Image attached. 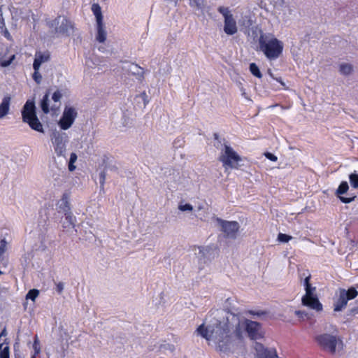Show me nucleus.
<instances>
[{"label":"nucleus","instance_id":"3c124183","mask_svg":"<svg viewBox=\"0 0 358 358\" xmlns=\"http://www.w3.org/2000/svg\"><path fill=\"white\" fill-rule=\"evenodd\" d=\"M242 95L244 96L245 98H247L246 93L245 92V91H243Z\"/></svg>","mask_w":358,"mask_h":358},{"label":"nucleus","instance_id":"5fc2aeb1","mask_svg":"<svg viewBox=\"0 0 358 358\" xmlns=\"http://www.w3.org/2000/svg\"><path fill=\"white\" fill-rule=\"evenodd\" d=\"M2 274V271H0V275Z\"/></svg>","mask_w":358,"mask_h":358},{"label":"nucleus","instance_id":"f8f14e48","mask_svg":"<svg viewBox=\"0 0 358 358\" xmlns=\"http://www.w3.org/2000/svg\"><path fill=\"white\" fill-rule=\"evenodd\" d=\"M257 358H277L278 355L275 348H265L262 343L256 342L254 345Z\"/></svg>","mask_w":358,"mask_h":358},{"label":"nucleus","instance_id":"cd10ccee","mask_svg":"<svg viewBox=\"0 0 358 358\" xmlns=\"http://www.w3.org/2000/svg\"><path fill=\"white\" fill-rule=\"evenodd\" d=\"M351 185L354 188H358V174L353 173L349 176Z\"/></svg>","mask_w":358,"mask_h":358},{"label":"nucleus","instance_id":"49530a36","mask_svg":"<svg viewBox=\"0 0 358 358\" xmlns=\"http://www.w3.org/2000/svg\"><path fill=\"white\" fill-rule=\"evenodd\" d=\"M38 345H39L38 341L37 338H36L34 342V344H33V347L34 348L36 354H38L40 352V348L38 347Z\"/></svg>","mask_w":358,"mask_h":358},{"label":"nucleus","instance_id":"c85d7f7f","mask_svg":"<svg viewBox=\"0 0 358 358\" xmlns=\"http://www.w3.org/2000/svg\"><path fill=\"white\" fill-rule=\"evenodd\" d=\"M106 174L104 171H102L99 174V180L100 184V190L103 191L104 189V183L106 180Z\"/></svg>","mask_w":358,"mask_h":358},{"label":"nucleus","instance_id":"9b49d317","mask_svg":"<svg viewBox=\"0 0 358 358\" xmlns=\"http://www.w3.org/2000/svg\"><path fill=\"white\" fill-rule=\"evenodd\" d=\"M217 222L221 227V229L224 234L225 237L235 239L240 228V224L236 221H226L220 218H217Z\"/></svg>","mask_w":358,"mask_h":358},{"label":"nucleus","instance_id":"58836bf2","mask_svg":"<svg viewBox=\"0 0 358 358\" xmlns=\"http://www.w3.org/2000/svg\"><path fill=\"white\" fill-rule=\"evenodd\" d=\"M295 314L300 318L308 317V313L304 310H296Z\"/></svg>","mask_w":358,"mask_h":358},{"label":"nucleus","instance_id":"c9c22d12","mask_svg":"<svg viewBox=\"0 0 358 358\" xmlns=\"http://www.w3.org/2000/svg\"><path fill=\"white\" fill-rule=\"evenodd\" d=\"M189 5L193 8L200 9L202 7V0H189Z\"/></svg>","mask_w":358,"mask_h":358},{"label":"nucleus","instance_id":"bb28decb","mask_svg":"<svg viewBox=\"0 0 358 358\" xmlns=\"http://www.w3.org/2000/svg\"><path fill=\"white\" fill-rule=\"evenodd\" d=\"M39 291L36 289H30L26 295L27 299H31L34 301L36 298L38 296Z\"/></svg>","mask_w":358,"mask_h":358},{"label":"nucleus","instance_id":"8fccbe9b","mask_svg":"<svg viewBox=\"0 0 358 358\" xmlns=\"http://www.w3.org/2000/svg\"><path fill=\"white\" fill-rule=\"evenodd\" d=\"M6 330H5V329H3V330L2 331V332H1V335H0V336H6Z\"/></svg>","mask_w":358,"mask_h":358},{"label":"nucleus","instance_id":"72a5a7b5","mask_svg":"<svg viewBox=\"0 0 358 358\" xmlns=\"http://www.w3.org/2000/svg\"><path fill=\"white\" fill-rule=\"evenodd\" d=\"M15 56L13 55L8 60H0V65L2 67H7L11 64L12 62L14 60Z\"/></svg>","mask_w":358,"mask_h":358},{"label":"nucleus","instance_id":"20e7f679","mask_svg":"<svg viewBox=\"0 0 358 358\" xmlns=\"http://www.w3.org/2000/svg\"><path fill=\"white\" fill-rule=\"evenodd\" d=\"M310 279V275L306 277L304 279L303 285L305 287L306 294L301 299L302 305L316 311H321L322 310V305L315 294L316 288L311 285Z\"/></svg>","mask_w":358,"mask_h":358},{"label":"nucleus","instance_id":"6ab92c4d","mask_svg":"<svg viewBox=\"0 0 358 358\" xmlns=\"http://www.w3.org/2000/svg\"><path fill=\"white\" fill-rule=\"evenodd\" d=\"M97 34L96 39L99 43H104L106 40V31L105 30L103 22L96 24Z\"/></svg>","mask_w":358,"mask_h":358},{"label":"nucleus","instance_id":"ddd939ff","mask_svg":"<svg viewBox=\"0 0 358 358\" xmlns=\"http://www.w3.org/2000/svg\"><path fill=\"white\" fill-rule=\"evenodd\" d=\"M122 69L128 73L134 76L139 81L142 82L144 80V70L138 64L125 62Z\"/></svg>","mask_w":358,"mask_h":358},{"label":"nucleus","instance_id":"603ef678","mask_svg":"<svg viewBox=\"0 0 358 358\" xmlns=\"http://www.w3.org/2000/svg\"><path fill=\"white\" fill-rule=\"evenodd\" d=\"M210 259H207V260H206V259H203V262H204V263H206L208 261H210Z\"/></svg>","mask_w":358,"mask_h":358},{"label":"nucleus","instance_id":"473e14b6","mask_svg":"<svg viewBox=\"0 0 358 358\" xmlns=\"http://www.w3.org/2000/svg\"><path fill=\"white\" fill-rule=\"evenodd\" d=\"M63 94L62 93V91L61 90H57L55 91L52 96V99L55 101V102H59L60 101L62 97Z\"/></svg>","mask_w":358,"mask_h":358},{"label":"nucleus","instance_id":"4d7b16f0","mask_svg":"<svg viewBox=\"0 0 358 358\" xmlns=\"http://www.w3.org/2000/svg\"><path fill=\"white\" fill-rule=\"evenodd\" d=\"M357 295H358V291H357Z\"/></svg>","mask_w":358,"mask_h":358},{"label":"nucleus","instance_id":"1a4fd4ad","mask_svg":"<svg viewBox=\"0 0 358 358\" xmlns=\"http://www.w3.org/2000/svg\"><path fill=\"white\" fill-rule=\"evenodd\" d=\"M315 340L322 349L329 351L331 354L336 352L338 339L335 336L329 334H323L317 336Z\"/></svg>","mask_w":358,"mask_h":358},{"label":"nucleus","instance_id":"4c0bfd02","mask_svg":"<svg viewBox=\"0 0 358 358\" xmlns=\"http://www.w3.org/2000/svg\"><path fill=\"white\" fill-rule=\"evenodd\" d=\"M7 242L5 239L0 241V257H1L6 250Z\"/></svg>","mask_w":358,"mask_h":358},{"label":"nucleus","instance_id":"7c9ffc66","mask_svg":"<svg viewBox=\"0 0 358 358\" xmlns=\"http://www.w3.org/2000/svg\"><path fill=\"white\" fill-rule=\"evenodd\" d=\"M33 69L34 70V72L33 73L32 78L37 84H40L42 80V76L39 73L40 68H38L37 69L36 68Z\"/></svg>","mask_w":358,"mask_h":358},{"label":"nucleus","instance_id":"a18cd8bd","mask_svg":"<svg viewBox=\"0 0 358 358\" xmlns=\"http://www.w3.org/2000/svg\"><path fill=\"white\" fill-rule=\"evenodd\" d=\"M57 286V292L59 293V294H61L62 293L63 290H64V285L63 282H59L58 283H57L56 285Z\"/></svg>","mask_w":358,"mask_h":358},{"label":"nucleus","instance_id":"09e8293b","mask_svg":"<svg viewBox=\"0 0 358 358\" xmlns=\"http://www.w3.org/2000/svg\"><path fill=\"white\" fill-rule=\"evenodd\" d=\"M46 248H47L46 245L42 243V244L40 247L41 250L44 251V250H45Z\"/></svg>","mask_w":358,"mask_h":358},{"label":"nucleus","instance_id":"79ce46f5","mask_svg":"<svg viewBox=\"0 0 358 358\" xmlns=\"http://www.w3.org/2000/svg\"><path fill=\"white\" fill-rule=\"evenodd\" d=\"M264 156L267 159H268L269 160L273 161V162H275L278 159V158L275 155H274L273 154L268 152H265Z\"/></svg>","mask_w":358,"mask_h":358},{"label":"nucleus","instance_id":"aec40b11","mask_svg":"<svg viewBox=\"0 0 358 358\" xmlns=\"http://www.w3.org/2000/svg\"><path fill=\"white\" fill-rule=\"evenodd\" d=\"M65 220L62 223V227L64 229L68 230L71 228H73L75 226L74 220L72 213H66Z\"/></svg>","mask_w":358,"mask_h":358},{"label":"nucleus","instance_id":"0eeeda50","mask_svg":"<svg viewBox=\"0 0 358 358\" xmlns=\"http://www.w3.org/2000/svg\"><path fill=\"white\" fill-rule=\"evenodd\" d=\"M219 159L227 169L228 168H237L238 163L241 159L231 146L224 145V150L222 151Z\"/></svg>","mask_w":358,"mask_h":358},{"label":"nucleus","instance_id":"c03bdc74","mask_svg":"<svg viewBox=\"0 0 358 358\" xmlns=\"http://www.w3.org/2000/svg\"><path fill=\"white\" fill-rule=\"evenodd\" d=\"M4 26H6L5 20H4V18L3 17L2 6H0V28H2Z\"/></svg>","mask_w":358,"mask_h":358},{"label":"nucleus","instance_id":"393cba45","mask_svg":"<svg viewBox=\"0 0 358 358\" xmlns=\"http://www.w3.org/2000/svg\"><path fill=\"white\" fill-rule=\"evenodd\" d=\"M0 358H9V347L7 344L0 345Z\"/></svg>","mask_w":358,"mask_h":358},{"label":"nucleus","instance_id":"de8ad7c7","mask_svg":"<svg viewBox=\"0 0 358 358\" xmlns=\"http://www.w3.org/2000/svg\"><path fill=\"white\" fill-rule=\"evenodd\" d=\"M138 97L141 98L144 102V106L148 103V96L145 92H142Z\"/></svg>","mask_w":358,"mask_h":358},{"label":"nucleus","instance_id":"f03ea898","mask_svg":"<svg viewBox=\"0 0 358 358\" xmlns=\"http://www.w3.org/2000/svg\"><path fill=\"white\" fill-rule=\"evenodd\" d=\"M259 50L266 57L272 61L277 59L282 53L283 43L271 34L261 32L259 38Z\"/></svg>","mask_w":358,"mask_h":358},{"label":"nucleus","instance_id":"9d476101","mask_svg":"<svg viewBox=\"0 0 358 358\" xmlns=\"http://www.w3.org/2000/svg\"><path fill=\"white\" fill-rule=\"evenodd\" d=\"M77 116L78 113L74 107L66 106L58 124L62 129L67 130L72 126Z\"/></svg>","mask_w":358,"mask_h":358},{"label":"nucleus","instance_id":"c756f323","mask_svg":"<svg viewBox=\"0 0 358 358\" xmlns=\"http://www.w3.org/2000/svg\"><path fill=\"white\" fill-rule=\"evenodd\" d=\"M217 10L220 13H221L223 15L224 19H226V17L228 16L233 15L231 13L229 8H227V7L220 6V7H218Z\"/></svg>","mask_w":358,"mask_h":358},{"label":"nucleus","instance_id":"864d4df0","mask_svg":"<svg viewBox=\"0 0 358 358\" xmlns=\"http://www.w3.org/2000/svg\"><path fill=\"white\" fill-rule=\"evenodd\" d=\"M170 350H173V345H171L170 346Z\"/></svg>","mask_w":358,"mask_h":358},{"label":"nucleus","instance_id":"423d86ee","mask_svg":"<svg viewBox=\"0 0 358 358\" xmlns=\"http://www.w3.org/2000/svg\"><path fill=\"white\" fill-rule=\"evenodd\" d=\"M50 27L55 29V32L69 36L73 33L74 25L72 22L64 16H58L50 23Z\"/></svg>","mask_w":358,"mask_h":358},{"label":"nucleus","instance_id":"a211bd4d","mask_svg":"<svg viewBox=\"0 0 358 358\" xmlns=\"http://www.w3.org/2000/svg\"><path fill=\"white\" fill-rule=\"evenodd\" d=\"M11 98L9 95L5 96L0 104V120L9 113Z\"/></svg>","mask_w":358,"mask_h":358},{"label":"nucleus","instance_id":"f257e3e1","mask_svg":"<svg viewBox=\"0 0 358 358\" xmlns=\"http://www.w3.org/2000/svg\"><path fill=\"white\" fill-rule=\"evenodd\" d=\"M208 319L207 326L201 324L196 331L207 341L213 342L217 350L224 353L229 352L234 338L241 339L244 331L252 340L263 336L260 323L225 308L212 310Z\"/></svg>","mask_w":358,"mask_h":358},{"label":"nucleus","instance_id":"39448f33","mask_svg":"<svg viewBox=\"0 0 358 358\" xmlns=\"http://www.w3.org/2000/svg\"><path fill=\"white\" fill-rule=\"evenodd\" d=\"M54 152L58 157L66 159V148L69 143V137L66 133L55 131L50 136Z\"/></svg>","mask_w":358,"mask_h":358},{"label":"nucleus","instance_id":"412c9836","mask_svg":"<svg viewBox=\"0 0 358 358\" xmlns=\"http://www.w3.org/2000/svg\"><path fill=\"white\" fill-rule=\"evenodd\" d=\"M92 10L95 15L96 22L97 23H101L103 22V15L101 13V8L98 3H93L92 6Z\"/></svg>","mask_w":358,"mask_h":358},{"label":"nucleus","instance_id":"b1692460","mask_svg":"<svg viewBox=\"0 0 358 358\" xmlns=\"http://www.w3.org/2000/svg\"><path fill=\"white\" fill-rule=\"evenodd\" d=\"M250 73L255 77L258 78H262V74L259 69V67L257 66V65L255 64V63H251L250 64Z\"/></svg>","mask_w":358,"mask_h":358},{"label":"nucleus","instance_id":"7ed1b4c3","mask_svg":"<svg viewBox=\"0 0 358 358\" xmlns=\"http://www.w3.org/2000/svg\"><path fill=\"white\" fill-rule=\"evenodd\" d=\"M22 118L24 123L33 129L40 133H44L43 124L36 115V108L34 101L27 100L22 110Z\"/></svg>","mask_w":358,"mask_h":358},{"label":"nucleus","instance_id":"6e6552de","mask_svg":"<svg viewBox=\"0 0 358 358\" xmlns=\"http://www.w3.org/2000/svg\"><path fill=\"white\" fill-rule=\"evenodd\" d=\"M357 295V291L355 287H350L348 290L341 289L339 297L334 305V311L339 312L344 309L349 300L355 299Z\"/></svg>","mask_w":358,"mask_h":358},{"label":"nucleus","instance_id":"2eb2a0df","mask_svg":"<svg viewBox=\"0 0 358 358\" xmlns=\"http://www.w3.org/2000/svg\"><path fill=\"white\" fill-rule=\"evenodd\" d=\"M224 31L227 35H234L237 32L238 28L236 22L233 15L227 17L226 19H224Z\"/></svg>","mask_w":358,"mask_h":358},{"label":"nucleus","instance_id":"ea45409f","mask_svg":"<svg viewBox=\"0 0 358 358\" xmlns=\"http://www.w3.org/2000/svg\"><path fill=\"white\" fill-rule=\"evenodd\" d=\"M268 74L270 76V77L274 80H276L278 82H279L282 86H285V83H283L281 78H275L274 75L273 74L271 69H268L267 71Z\"/></svg>","mask_w":358,"mask_h":358},{"label":"nucleus","instance_id":"dca6fc26","mask_svg":"<svg viewBox=\"0 0 358 358\" xmlns=\"http://www.w3.org/2000/svg\"><path fill=\"white\" fill-rule=\"evenodd\" d=\"M50 59L49 52H36L33 63V68H40L41 64L48 62Z\"/></svg>","mask_w":358,"mask_h":358},{"label":"nucleus","instance_id":"e433bc0d","mask_svg":"<svg viewBox=\"0 0 358 358\" xmlns=\"http://www.w3.org/2000/svg\"><path fill=\"white\" fill-rule=\"evenodd\" d=\"M0 33H1L3 35V36L8 40H12V36L9 33L8 30L7 29V28L6 27V26L3 27L2 28H0Z\"/></svg>","mask_w":358,"mask_h":358},{"label":"nucleus","instance_id":"5701e85b","mask_svg":"<svg viewBox=\"0 0 358 358\" xmlns=\"http://www.w3.org/2000/svg\"><path fill=\"white\" fill-rule=\"evenodd\" d=\"M352 71V66L350 64L342 63L339 65V72L345 76L350 75Z\"/></svg>","mask_w":358,"mask_h":358},{"label":"nucleus","instance_id":"37998d69","mask_svg":"<svg viewBox=\"0 0 358 358\" xmlns=\"http://www.w3.org/2000/svg\"><path fill=\"white\" fill-rule=\"evenodd\" d=\"M197 250L198 251H196L195 254L198 255L199 257L201 258L202 257H203L206 249L203 247H199Z\"/></svg>","mask_w":358,"mask_h":358},{"label":"nucleus","instance_id":"f704fd0d","mask_svg":"<svg viewBox=\"0 0 358 358\" xmlns=\"http://www.w3.org/2000/svg\"><path fill=\"white\" fill-rule=\"evenodd\" d=\"M178 209L181 211H192L193 210V206L189 203L180 204L178 206Z\"/></svg>","mask_w":358,"mask_h":358},{"label":"nucleus","instance_id":"4468645a","mask_svg":"<svg viewBox=\"0 0 358 358\" xmlns=\"http://www.w3.org/2000/svg\"><path fill=\"white\" fill-rule=\"evenodd\" d=\"M349 189V186L347 182L343 181L336 192V195L339 198V199L344 203H349L352 202L355 196L345 197L343 196L342 194L346 193Z\"/></svg>","mask_w":358,"mask_h":358},{"label":"nucleus","instance_id":"4be33fe9","mask_svg":"<svg viewBox=\"0 0 358 358\" xmlns=\"http://www.w3.org/2000/svg\"><path fill=\"white\" fill-rule=\"evenodd\" d=\"M41 107L45 114H48L49 110V92H47L41 101Z\"/></svg>","mask_w":358,"mask_h":358},{"label":"nucleus","instance_id":"f3484780","mask_svg":"<svg viewBox=\"0 0 358 358\" xmlns=\"http://www.w3.org/2000/svg\"><path fill=\"white\" fill-rule=\"evenodd\" d=\"M57 207L59 213H63L64 214H66V213H71L69 198L67 194H63L62 199L57 203Z\"/></svg>","mask_w":358,"mask_h":358},{"label":"nucleus","instance_id":"a19ab883","mask_svg":"<svg viewBox=\"0 0 358 358\" xmlns=\"http://www.w3.org/2000/svg\"><path fill=\"white\" fill-rule=\"evenodd\" d=\"M249 313L250 315H255L257 317H262L263 315H265L266 314V312L262 311V310H258V311L250 310Z\"/></svg>","mask_w":358,"mask_h":358},{"label":"nucleus","instance_id":"a878e982","mask_svg":"<svg viewBox=\"0 0 358 358\" xmlns=\"http://www.w3.org/2000/svg\"><path fill=\"white\" fill-rule=\"evenodd\" d=\"M78 157L75 152H72L70 155V159L69 162V170L72 172L76 169V166L74 163L77 161Z\"/></svg>","mask_w":358,"mask_h":358},{"label":"nucleus","instance_id":"6e6d98bb","mask_svg":"<svg viewBox=\"0 0 358 358\" xmlns=\"http://www.w3.org/2000/svg\"><path fill=\"white\" fill-rule=\"evenodd\" d=\"M31 358H35V356H34H34H32V357H31Z\"/></svg>","mask_w":358,"mask_h":358},{"label":"nucleus","instance_id":"2f4dec72","mask_svg":"<svg viewBox=\"0 0 358 358\" xmlns=\"http://www.w3.org/2000/svg\"><path fill=\"white\" fill-rule=\"evenodd\" d=\"M291 239L292 237L285 234L280 233L278 235V240L281 243H287Z\"/></svg>","mask_w":358,"mask_h":358}]
</instances>
